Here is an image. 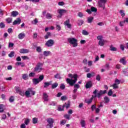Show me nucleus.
Listing matches in <instances>:
<instances>
[{
  "mask_svg": "<svg viewBox=\"0 0 128 128\" xmlns=\"http://www.w3.org/2000/svg\"><path fill=\"white\" fill-rule=\"evenodd\" d=\"M77 24L78 26H82L84 24V21L82 20H78Z\"/></svg>",
  "mask_w": 128,
  "mask_h": 128,
  "instance_id": "nucleus-35",
  "label": "nucleus"
},
{
  "mask_svg": "<svg viewBox=\"0 0 128 128\" xmlns=\"http://www.w3.org/2000/svg\"><path fill=\"white\" fill-rule=\"evenodd\" d=\"M43 98L45 102L48 101V94L46 93L43 94Z\"/></svg>",
  "mask_w": 128,
  "mask_h": 128,
  "instance_id": "nucleus-18",
  "label": "nucleus"
},
{
  "mask_svg": "<svg viewBox=\"0 0 128 128\" xmlns=\"http://www.w3.org/2000/svg\"><path fill=\"white\" fill-rule=\"evenodd\" d=\"M22 22V20L20 18H16L14 22H13V24L14 26H16V24H20V22Z\"/></svg>",
  "mask_w": 128,
  "mask_h": 128,
  "instance_id": "nucleus-15",
  "label": "nucleus"
},
{
  "mask_svg": "<svg viewBox=\"0 0 128 128\" xmlns=\"http://www.w3.org/2000/svg\"><path fill=\"white\" fill-rule=\"evenodd\" d=\"M38 22L37 18H35L33 21H32V24H36Z\"/></svg>",
  "mask_w": 128,
  "mask_h": 128,
  "instance_id": "nucleus-44",
  "label": "nucleus"
},
{
  "mask_svg": "<svg viewBox=\"0 0 128 128\" xmlns=\"http://www.w3.org/2000/svg\"><path fill=\"white\" fill-rule=\"evenodd\" d=\"M92 86V82L91 80L88 81L86 85V88H90Z\"/></svg>",
  "mask_w": 128,
  "mask_h": 128,
  "instance_id": "nucleus-11",
  "label": "nucleus"
},
{
  "mask_svg": "<svg viewBox=\"0 0 128 128\" xmlns=\"http://www.w3.org/2000/svg\"><path fill=\"white\" fill-rule=\"evenodd\" d=\"M66 96H64L61 97V100H67Z\"/></svg>",
  "mask_w": 128,
  "mask_h": 128,
  "instance_id": "nucleus-52",
  "label": "nucleus"
},
{
  "mask_svg": "<svg viewBox=\"0 0 128 128\" xmlns=\"http://www.w3.org/2000/svg\"><path fill=\"white\" fill-rule=\"evenodd\" d=\"M34 76H36V73L34 72H30L29 74V76L30 77H34Z\"/></svg>",
  "mask_w": 128,
  "mask_h": 128,
  "instance_id": "nucleus-57",
  "label": "nucleus"
},
{
  "mask_svg": "<svg viewBox=\"0 0 128 128\" xmlns=\"http://www.w3.org/2000/svg\"><path fill=\"white\" fill-rule=\"evenodd\" d=\"M53 127H54V125L48 124L46 126V128H52Z\"/></svg>",
  "mask_w": 128,
  "mask_h": 128,
  "instance_id": "nucleus-55",
  "label": "nucleus"
},
{
  "mask_svg": "<svg viewBox=\"0 0 128 128\" xmlns=\"http://www.w3.org/2000/svg\"><path fill=\"white\" fill-rule=\"evenodd\" d=\"M46 122H48V124H52V126H54V120L52 118H47Z\"/></svg>",
  "mask_w": 128,
  "mask_h": 128,
  "instance_id": "nucleus-12",
  "label": "nucleus"
},
{
  "mask_svg": "<svg viewBox=\"0 0 128 128\" xmlns=\"http://www.w3.org/2000/svg\"><path fill=\"white\" fill-rule=\"evenodd\" d=\"M91 12H98V9L94 6H92L91 7Z\"/></svg>",
  "mask_w": 128,
  "mask_h": 128,
  "instance_id": "nucleus-41",
  "label": "nucleus"
},
{
  "mask_svg": "<svg viewBox=\"0 0 128 128\" xmlns=\"http://www.w3.org/2000/svg\"><path fill=\"white\" fill-rule=\"evenodd\" d=\"M58 86V84L56 82L52 84V88H56Z\"/></svg>",
  "mask_w": 128,
  "mask_h": 128,
  "instance_id": "nucleus-37",
  "label": "nucleus"
},
{
  "mask_svg": "<svg viewBox=\"0 0 128 128\" xmlns=\"http://www.w3.org/2000/svg\"><path fill=\"white\" fill-rule=\"evenodd\" d=\"M18 11H12L11 12V16L14 18L16 16H18Z\"/></svg>",
  "mask_w": 128,
  "mask_h": 128,
  "instance_id": "nucleus-22",
  "label": "nucleus"
},
{
  "mask_svg": "<svg viewBox=\"0 0 128 128\" xmlns=\"http://www.w3.org/2000/svg\"><path fill=\"white\" fill-rule=\"evenodd\" d=\"M102 38H104V37L102 36H97V39L98 40H99L98 44L100 46H104V44L106 42V40H104Z\"/></svg>",
  "mask_w": 128,
  "mask_h": 128,
  "instance_id": "nucleus-4",
  "label": "nucleus"
},
{
  "mask_svg": "<svg viewBox=\"0 0 128 128\" xmlns=\"http://www.w3.org/2000/svg\"><path fill=\"white\" fill-rule=\"evenodd\" d=\"M60 88H61V90H64V88H66V86H64V84H61L60 86Z\"/></svg>",
  "mask_w": 128,
  "mask_h": 128,
  "instance_id": "nucleus-53",
  "label": "nucleus"
},
{
  "mask_svg": "<svg viewBox=\"0 0 128 128\" xmlns=\"http://www.w3.org/2000/svg\"><path fill=\"white\" fill-rule=\"evenodd\" d=\"M98 94V98H100V97L102 94H106V90H100L99 92L97 93Z\"/></svg>",
  "mask_w": 128,
  "mask_h": 128,
  "instance_id": "nucleus-9",
  "label": "nucleus"
},
{
  "mask_svg": "<svg viewBox=\"0 0 128 128\" xmlns=\"http://www.w3.org/2000/svg\"><path fill=\"white\" fill-rule=\"evenodd\" d=\"M32 82L34 84H38L40 82V80H38V78H34L32 80Z\"/></svg>",
  "mask_w": 128,
  "mask_h": 128,
  "instance_id": "nucleus-23",
  "label": "nucleus"
},
{
  "mask_svg": "<svg viewBox=\"0 0 128 128\" xmlns=\"http://www.w3.org/2000/svg\"><path fill=\"white\" fill-rule=\"evenodd\" d=\"M114 84H120V80H118V79L116 78L115 80Z\"/></svg>",
  "mask_w": 128,
  "mask_h": 128,
  "instance_id": "nucleus-40",
  "label": "nucleus"
},
{
  "mask_svg": "<svg viewBox=\"0 0 128 128\" xmlns=\"http://www.w3.org/2000/svg\"><path fill=\"white\" fill-rule=\"evenodd\" d=\"M54 77L55 78H59L60 80L62 78V77H60V75L58 74H56L54 75Z\"/></svg>",
  "mask_w": 128,
  "mask_h": 128,
  "instance_id": "nucleus-45",
  "label": "nucleus"
},
{
  "mask_svg": "<svg viewBox=\"0 0 128 128\" xmlns=\"http://www.w3.org/2000/svg\"><path fill=\"white\" fill-rule=\"evenodd\" d=\"M104 100L105 104H108V102H110V98L106 96L105 97H104Z\"/></svg>",
  "mask_w": 128,
  "mask_h": 128,
  "instance_id": "nucleus-29",
  "label": "nucleus"
},
{
  "mask_svg": "<svg viewBox=\"0 0 128 128\" xmlns=\"http://www.w3.org/2000/svg\"><path fill=\"white\" fill-rule=\"evenodd\" d=\"M68 78H74V80L67 78L66 80V83L70 85V86H74V84L78 82V74H68Z\"/></svg>",
  "mask_w": 128,
  "mask_h": 128,
  "instance_id": "nucleus-1",
  "label": "nucleus"
},
{
  "mask_svg": "<svg viewBox=\"0 0 128 128\" xmlns=\"http://www.w3.org/2000/svg\"><path fill=\"white\" fill-rule=\"evenodd\" d=\"M70 116L68 114H66L64 116V118H66L67 120H70Z\"/></svg>",
  "mask_w": 128,
  "mask_h": 128,
  "instance_id": "nucleus-60",
  "label": "nucleus"
},
{
  "mask_svg": "<svg viewBox=\"0 0 128 128\" xmlns=\"http://www.w3.org/2000/svg\"><path fill=\"white\" fill-rule=\"evenodd\" d=\"M112 86V88H113L114 90L118 88V86L117 84H115V83L114 84H113Z\"/></svg>",
  "mask_w": 128,
  "mask_h": 128,
  "instance_id": "nucleus-47",
  "label": "nucleus"
},
{
  "mask_svg": "<svg viewBox=\"0 0 128 128\" xmlns=\"http://www.w3.org/2000/svg\"><path fill=\"white\" fill-rule=\"evenodd\" d=\"M4 111V105L0 104V112H2Z\"/></svg>",
  "mask_w": 128,
  "mask_h": 128,
  "instance_id": "nucleus-28",
  "label": "nucleus"
},
{
  "mask_svg": "<svg viewBox=\"0 0 128 128\" xmlns=\"http://www.w3.org/2000/svg\"><path fill=\"white\" fill-rule=\"evenodd\" d=\"M52 18V14L50 13H47V14H46V18H47L48 20H50V18Z\"/></svg>",
  "mask_w": 128,
  "mask_h": 128,
  "instance_id": "nucleus-30",
  "label": "nucleus"
},
{
  "mask_svg": "<svg viewBox=\"0 0 128 128\" xmlns=\"http://www.w3.org/2000/svg\"><path fill=\"white\" fill-rule=\"evenodd\" d=\"M36 50L38 52H42V48L40 46H37L36 48Z\"/></svg>",
  "mask_w": 128,
  "mask_h": 128,
  "instance_id": "nucleus-38",
  "label": "nucleus"
},
{
  "mask_svg": "<svg viewBox=\"0 0 128 128\" xmlns=\"http://www.w3.org/2000/svg\"><path fill=\"white\" fill-rule=\"evenodd\" d=\"M58 12L59 14L64 16V14H66V10L64 9H60L58 10Z\"/></svg>",
  "mask_w": 128,
  "mask_h": 128,
  "instance_id": "nucleus-13",
  "label": "nucleus"
},
{
  "mask_svg": "<svg viewBox=\"0 0 128 128\" xmlns=\"http://www.w3.org/2000/svg\"><path fill=\"white\" fill-rule=\"evenodd\" d=\"M73 86H74V90H73V92L76 94V92H78V89L80 88V86L78 84H74Z\"/></svg>",
  "mask_w": 128,
  "mask_h": 128,
  "instance_id": "nucleus-10",
  "label": "nucleus"
},
{
  "mask_svg": "<svg viewBox=\"0 0 128 128\" xmlns=\"http://www.w3.org/2000/svg\"><path fill=\"white\" fill-rule=\"evenodd\" d=\"M68 42L70 44H72L73 48H76L78 46V40L74 38H68Z\"/></svg>",
  "mask_w": 128,
  "mask_h": 128,
  "instance_id": "nucleus-2",
  "label": "nucleus"
},
{
  "mask_svg": "<svg viewBox=\"0 0 128 128\" xmlns=\"http://www.w3.org/2000/svg\"><path fill=\"white\" fill-rule=\"evenodd\" d=\"M30 89H28V90H27L25 92V94L26 96H30Z\"/></svg>",
  "mask_w": 128,
  "mask_h": 128,
  "instance_id": "nucleus-43",
  "label": "nucleus"
},
{
  "mask_svg": "<svg viewBox=\"0 0 128 128\" xmlns=\"http://www.w3.org/2000/svg\"><path fill=\"white\" fill-rule=\"evenodd\" d=\"M14 96H11L9 98V102H14Z\"/></svg>",
  "mask_w": 128,
  "mask_h": 128,
  "instance_id": "nucleus-42",
  "label": "nucleus"
},
{
  "mask_svg": "<svg viewBox=\"0 0 128 128\" xmlns=\"http://www.w3.org/2000/svg\"><path fill=\"white\" fill-rule=\"evenodd\" d=\"M44 75H40L38 78V80L40 82L44 80Z\"/></svg>",
  "mask_w": 128,
  "mask_h": 128,
  "instance_id": "nucleus-36",
  "label": "nucleus"
},
{
  "mask_svg": "<svg viewBox=\"0 0 128 128\" xmlns=\"http://www.w3.org/2000/svg\"><path fill=\"white\" fill-rule=\"evenodd\" d=\"M82 34L84 36H88V32L86 30H82Z\"/></svg>",
  "mask_w": 128,
  "mask_h": 128,
  "instance_id": "nucleus-39",
  "label": "nucleus"
},
{
  "mask_svg": "<svg viewBox=\"0 0 128 128\" xmlns=\"http://www.w3.org/2000/svg\"><path fill=\"white\" fill-rule=\"evenodd\" d=\"M120 14H121L122 16V18H124V16H126V14H124V10H120Z\"/></svg>",
  "mask_w": 128,
  "mask_h": 128,
  "instance_id": "nucleus-48",
  "label": "nucleus"
},
{
  "mask_svg": "<svg viewBox=\"0 0 128 128\" xmlns=\"http://www.w3.org/2000/svg\"><path fill=\"white\" fill-rule=\"evenodd\" d=\"M8 56L9 58H12L13 56H14V52H11L10 53L8 54Z\"/></svg>",
  "mask_w": 128,
  "mask_h": 128,
  "instance_id": "nucleus-33",
  "label": "nucleus"
},
{
  "mask_svg": "<svg viewBox=\"0 0 128 128\" xmlns=\"http://www.w3.org/2000/svg\"><path fill=\"white\" fill-rule=\"evenodd\" d=\"M92 20H94V17L90 16L88 18V24H92Z\"/></svg>",
  "mask_w": 128,
  "mask_h": 128,
  "instance_id": "nucleus-26",
  "label": "nucleus"
},
{
  "mask_svg": "<svg viewBox=\"0 0 128 128\" xmlns=\"http://www.w3.org/2000/svg\"><path fill=\"white\" fill-rule=\"evenodd\" d=\"M92 98H90V99L88 100H86V104H92Z\"/></svg>",
  "mask_w": 128,
  "mask_h": 128,
  "instance_id": "nucleus-34",
  "label": "nucleus"
},
{
  "mask_svg": "<svg viewBox=\"0 0 128 128\" xmlns=\"http://www.w3.org/2000/svg\"><path fill=\"white\" fill-rule=\"evenodd\" d=\"M108 96H112V89L109 90L108 92Z\"/></svg>",
  "mask_w": 128,
  "mask_h": 128,
  "instance_id": "nucleus-51",
  "label": "nucleus"
},
{
  "mask_svg": "<svg viewBox=\"0 0 128 128\" xmlns=\"http://www.w3.org/2000/svg\"><path fill=\"white\" fill-rule=\"evenodd\" d=\"M42 63L38 62L36 64V66L34 68V72H40L42 70Z\"/></svg>",
  "mask_w": 128,
  "mask_h": 128,
  "instance_id": "nucleus-3",
  "label": "nucleus"
},
{
  "mask_svg": "<svg viewBox=\"0 0 128 128\" xmlns=\"http://www.w3.org/2000/svg\"><path fill=\"white\" fill-rule=\"evenodd\" d=\"M24 36H26V34L24 32H21L18 35V38L19 40H22L24 38Z\"/></svg>",
  "mask_w": 128,
  "mask_h": 128,
  "instance_id": "nucleus-16",
  "label": "nucleus"
},
{
  "mask_svg": "<svg viewBox=\"0 0 128 128\" xmlns=\"http://www.w3.org/2000/svg\"><path fill=\"white\" fill-rule=\"evenodd\" d=\"M110 50H111L112 52H116L118 50L116 47H114V46H110Z\"/></svg>",
  "mask_w": 128,
  "mask_h": 128,
  "instance_id": "nucleus-31",
  "label": "nucleus"
},
{
  "mask_svg": "<svg viewBox=\"0 0 128 128\" xmlns=\"http://www.w3.org/2000/svg\"><path fill=\"white\" fill-rule=\"evenodd\" d=\"M12 18H8L7 19H6V21L8 24H10L12 22Z\"/></svg>",
  "mask_w": 128,
  "mask_h": 128,
  "instance_id": "nucleus-49",
  "label": "nucleus"
},
{
  "mask_svg": "<svg viewBox=\"0 0 128 128\" xmlns=\"http://www.w3.org/2000/svg\"><path fill=\"white\" fill-rule=\"evenodd\" d=\"M120 62L124 66L126 64V57L122 58L120 60Z\"/></svg>",
  "mask_w": 128,
  "mask_h": 128,
  "instance_id": "nucleus-21",
  "label": "nucleus"
},
{
  "mask_svg": "<svg viewBox=\"0 0 128 128\" xmlns=\"http://www.w3.org/2000/svg\"><path fill=\"white\" fill-rule=\"evenodd\" d=\"M18 94H20L22 96H24V92H22V90Z\"/></svg>",
  "mask_w": 128,
  "mask_h": 128,
  "instance_id": "nucleus-63",
  "label": "nucleus"
},
{
  "mask_svg": "<svg viewBox=\"0 0 128 128\" xmlns=\"http://www.w3.org/2000/svg\"><path fill=\"white\" fill-rule=\"evenodd\" d=\"M108 0H100V1L98 2V6H100V8H102L103 10H104L106 2Z\"/></svg>",
  "mask_w": 128,
  "mask_h": 128,
  "instance_id": "nucleus-5",
  "label": "nucleus"
},
{
  "mask_svg": "<svg viewBox=\"0 0 128 128\" xmlns=\"http://www.w3.org/2000/svg\"><path fill=\"white\" fill-rule=\"evenodd\" d=\"M124 21H122L120 22L119 25L120 26H124Z\"/></svg>",
  "mask_w": 128,
  "mask_h": 128,
  "instance_id": "nucleus-54",
  "label": "nucleus"
},
{
  "mask_svg": "<svg viewBox=\"0 0 128 128\" xmlns=\"http://www.w3.org/2000/svg\"><path fill=\"white\" fill-rule=\"evenodd\" d=\"M30 50L28 49L22 48L20 50V54H28Z\"/></svg>",
  "mask_w": 128,
  "mask_h": 128,
  "instance_id": "nucleus-17",
  "label": "nucleus"
},
{
  "mask_svg": "<svg viewBox=\"0 0 128 128\" xmlns=\"http://www.w3.org/2000/svg\"><path fill=\"white\" fill-rule=\"evenodd\" d=\"M2 16H4V11L2 9H0V18Z\"/></svg>",
  "mask_w": 128,
  "mask_h": 128,
  "instance_id": "nucleus-62",
  "label": "nucleus"
},
{
  "mask_svg": "<svg viewBox=\"0 0 128 128\" xmlns=\"http://www.w3.org/2000/svg\"><path fill=\"white\" fill-rule=\"evenodd\" d=\"M32 122L34 124H38V118H32Z\"/></svg>",
  "mask_w": 128,
  "mask_h": 128,
  "instance_id": "nucleus-32",
  "label": "nucleus"
},
{
  "mask_svg": "<svg viewBox=\"0 0 128 128\" xmlns=\"http://www.w3.org/2000/svg\"><path fill=\"white\" fill-rule=\"evenodd\" d=\"M6 26V25L4 24V22H2L0 23V28H4Z\"/></svg>",
  "mask_w": 128,
  "mask_h": 128,
  "instance_id": "nucleus-50",
  "label": "nucleus"
},
{
  "mask_svg": "<svg viewBox=\"0 0 128 128\" xmlns=\"http://www.w3.org/2000/svg\"><path fill=\"white\" fill-rule=\"evenodd\" d=\"M98 92V90L96 89L93 92L94 94H95L94 96L92 95L91 98L94 100V99L95 98H98V94L96 92Z\"/></svg>",
  "mask_w": 128,
  "mask_h": 128,
  "instance_id": "nucleus-8",
  "label": "nucleus"
},
{
  "mask_svg": "<svg viewBox=\"0 0 128 128\" xmlns=\"http://www.w3.org/2000/svg\"><path fill=\"white\" fill-rule=\"evenodd\" d=\"M80 124L82 128H86V120H81L80 121Z\"/></svg>",
  "mask_w": 128,
  "mask_h": 128,
  "instance_id": "nucleus-14",
  "label": "nucleus"
},
{
  "mask_svg": "<svg viewBox=\"0 0 128 128\" xmlns=\"http://www.w3.org/2000/svg\"><path fill=\"white\" fill-rule=\"evenodd\" d=\"M50 36H52V33H50V32H47L44 38L45 40H48Z\"/></svg>",
  "mask_w": 128,
  "mask_h": 128,
  "instance_id": "nucleus-25",
  "label": "nucleus"
},
{
  "mask_svg": "<svg viewBox=\"0 0 128 128\" xmlns=\"http://www.w3.org/2000/svg\"><path fill=\"white\" fill-rule=\"evenodd\" d=\"M96 104H92L91 106V110L92 112H94L96 109Z\"/></svg>",
  "mask_w": 128,
  "mask_h": 128,
  "instance_id": "nucleus-46",
  "label": "nucleus"
},
{
  "mask_svg": "<svg viewBox=\"0 0 128 128\" xmlns=\"http://www.w3.org/2000/svg\"><path fill=\"white\" fill-rule=\"evenodd\" d=\"M14 46V43L9 42L8 48H12Z\"/></svg>",
  "mask_w": 128,
  "mask_h": 128,
  "instance_id": "nucleus-61",
  "label": "nucleus"
},
{
  "mask_svg": "<svg viewBox=\"0 0 128 128\" xmlns=\"http://www.w3.org/2000/svg\"><path fill=\"white\" fill-rule=\"evenodd\" d=\"M43 54L44 56H48L52 54V52L50 51H44L43 52Z\"/></svg>",
  "mask_w": 128,
  "mask_h": 128,
  "instance_id": "nucleus-19",
  "label": "nucleus"
},
{
  "mask_svg": "<svg viewBox=\"0 0 128 128\" xmlns=\"http://www.w3.org/2000/svg\"><path fill=\"white\" fill-rule=\"evenodd\" d=\"M58 6H64V2H58Z\"/></svg>",
  "mask_w": 128,
  "mask_h": 128,
  "instance_id": "nucleus-59",
  "label": "nucleus"
},
{
  "mask_svg": "<svg viewBox=\"0 0 128 128\" xmlns=\"http://www.w3.org/2000/svg\"><path fill=\"white\" fill-rule=\"evenodd\" d=\"M50 84H52V82H44V88H48L49 86H50Z\"/></svg>",
  "mask_w": 128,
  "mask_h": 128,
  "instance_id": "nucleus-27",
  "label": "nucleus"
},
{
  "mask_svg": "<svg viewBox=\"0 0 128 128\" xmlns=\"http://www.w3.org/2000/svg\"><path fill=\"white\" fill-rule=\"evenodd\" d=\"M24 124H26V126H28V124H30V119L26 120L25 122H24Z\"/></svg>",
  "mask_w": 128,
  "mask_h": 128,
  "instance_id": "nucleus-56",
  "label": "nucleus"
},
{
  "mask_svg": "<svg viewBox=\"0 0 128 128\" xmlns=\"http://www.w3.org/2000/svg\"><path fill=\"white\" fill-rule=\"evenodd\" d=\"M54 44V40L52 39L48 40L45 44V46H48V48H50V46H52Z\"/></svg>",
  "mask_w": 128,
  "mask_h": 128,
  "instance_id": "nucleus-6",
  "label": "nucleus"
},
{
  "mask_svg": "<svg viewBox=\"0 0 128 128\" xmlns=\"http://www.w3.org/2000/svg\"><path fill=\"white\" fill-rule=\"evenodd\" d=\"M66 103H64L62 107L60 106H58V110L59 112H62V110H64V108H66Z\"/></svg>",
  "mask_w": 128,
  "mask_h": 128,
  "instance_id": "nucleus-20",
  "label": "nucleus"
},
{
  "mask_svg": "<svg viewBox=\"0 0 128 128\" xmlns=\"http://www.w3.org/2000/svg\"><path fill=\"white\" fill-rule=\"evenodd\" d=\"M66 120H62L60 122L61 124H66Z\"/></svg>",
  "mask_w": 128,
  "mask_h": 128,
  "instance_id": "nucleus-64",
  "label": "nucleus"
},
{
  "mask_svg": "<svg viewBox=\"0 0 128 128\" xmlns=\"http://www.w3.org/2000/svg\"><path fill=\"white\" fill-rule=\"evenodd\" d=\"M22 78H23V80H28V75L27 74H22Z\"/></svg>",
  "mask_w": 128,
  "mask_h": 128,
  "instance_id": "nucleus-24",
  "label": "nucleus"
},
{
  "mask_svg": "<svg viewBox=\"0 0 128 128\" xmlns=\"http://www.w3.org/2000/svg\"><path fill=\"white\" fill-rule=\"evenodd\" d=\"M96 80H98V82H100V74L96 76Z\"/></svg>",
  "mask_w": 128,
  "mask_h": 128,
  "instance_id": "nucleus-58",
  "label": "nucleus"
},
{
  "mask_svg": "<svg viewBox=\"0 0 128 128\" xmlns=\"http://www.w3.org/2000/svg\"><path fill=\"white\" fill-rule=\"evenodd\" d=\"M64 24L67 26L68 28L72 30V24H70V20L68 19L66 21H65L64 22Z\"/></svg>",
  "mask_w": 128,
  "mask_h": 128,
  "instance_id": "nucleus-7",
  "label": "nucleus"
}]
</instances>
